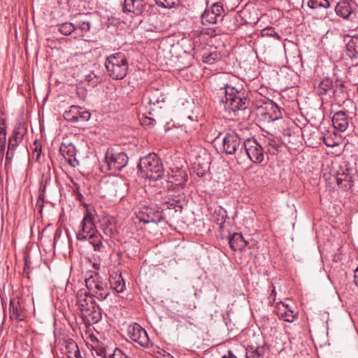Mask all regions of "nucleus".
<instances>
[{
	"instance_id": "nucleus-36",
	"label": "nucleus",
	"mask_w": 358,
	"mask_h": 358,
	"mask_svg": "<svg viewBox=\"0 0 358 358\" xmlns=\"http://www.w3.org/2000/svg\"><path fill=\"white\" fill-rule=\"evenodd\" d=\"M333 86L332 81L329 79H325L321 81L318 86V93L320 95H324Z\"/></svg>"
},
{
	"instance_id": "nucleus-38",
	"label": "nucleus",
	"mask_w": 358,
	"mask_h": 358,
	"mask_svg": "<svg viewBox=\"0 0 358 358\" xmlns=\"http://www.w3.org/2000/svg\"><path fill=\"white\" fill-rule=\"evenodd\" d=\"M280 146L279 142L275 139L268 138L266 141L267 151L270 153H274L275 151L278 150Z\"/></svg>"
},
{
	"instance_id": "nucleus-59",
	"label": "nucleus",
	"mask_w": 358,
	"mask_h": 358,
	"mask_svg": "<svg viewBox=\"0 0 358 358\" xmlns=\"http://www.w3.org/2000/svg\"><path fill=\"white\" fill-rule=\"evenodd\" d=\"M341 181H342V180H341V179L338 178V179H337V183H338V185H340V184H341Z\"/></svg>"
},
{
	"instance_id": "nucleus-26",
	"label": "nucleus",
	"mask_w": 358,
	"mask_h": 358,
	"mask_svg": "<svg viewBox=\"0 0 358 358\" xmlns=\"http://www.w3.org/2000/svg\"><path fill=\"white\" fill-rule=\"evenodd\" d=\"M346 55L350 59L358 56V38H351L346 45Z\"/></svg>"
},
{
	"instance_id": "nucleus-39",
	"label": "nucleus",
	"mask_w": 358,
	"mask_h": 358,
	"mask_svg": "<svg viewBox=\"0 0 358 358\" xmlns=\"http://www.w3.org/2000/svg\"><path fill=\"white\" fill-rule=\"evenodd\" d=\"M102 230L105 235L112 236L114 233L113 227L111 222L106 221L101 224Z\"/></svg>"
},
{
	"instance_id": "nucleus-35",
	"label": "nucleus",
	"mask_w": 358,
	"mask_h": 358,
	"mask_svg": "<svg viewBox=\"0 0 358 358\" xmlns=\"http://www.w3.org/2000/svg\"><path fill=\"white\" fill-rule=\"evenodd\" d=\"M210 10L219 19L220 21L222 20L224 8L221 2H216L213 3Z\"/></svg>"
},
{
	"instance_id": "nucleus-44",
	"label": "nucleus",
	"mask_w": 358,
	"mask_h": 358,
	"mask_svg": "<svg viewBox=\"0 0 358 358\" xmlns=\"http://www.w3.org/2000/svg\"><path fill=\"white\" fill-rule=\"evenodd\" d=\"M6 145V133L0 132V150H5Z\"/></svg>"
},
{
	"instance_id": "nucleus-61",
	"label": "nucleus",
	"mask_w": 358,
	"mask_h": 358,
	"mask_svg": "<svg viewBox=\"0 0 358 358\" xmlns=\"http://www.w3.org/2000/svg\"><path fill=\"white\" fill-rule=\"evenodd\" d=\"M158 102H159V101H158V100H157V101H156V103H158ZM153 103H154V104H155V101H154Z\"/></svg>"
},
{
	"instance_id": "nucleus-24",
	"label": "nucleus",
	"mask_w": 358,
	"mask_h": 358,
	"mask_svg": "<svg viewBox=\"0 0 358 358\" xmlns=\"http://www.w3.org/2000/svg\"><path fill=\"white\" fill-rule=\"evenodd\" d=\"M102 239L103 237L99 232L90 234L87 238L90 243L93 245L94 250L98 252H102L105 248L102 243Z\"/></svg>"
},
{
	"instance_id": "nucleus-12",
	"label": "nucleus",
	"mask_w": 358,
	"mask_h": 358,
	"mask_svg": "<svg viewBox=\"0 0 358 358\" xmlns=\"http://www.w3.org/2000/svg\"><path fill=\"white\" fill-rule=\"evenodd\" d=\"M145 7V0H124L122 10L125 13H132L138 16L143 13Z\"/></svg>"
},
{
	"instance_id": "nucleus-25",
	"label": "nucleus",
	"mask_w": 358,
	"mask_h": 358,
	"mask_svg": "<svg viewBox=\"0 0 358 358\" xmlns=\"http://www.w3.org/2000/svg\"><path fill=\"white\" fill-rule=\"evenodd\" d=\"M265 353V348L264 346H248L245 349L246 358H261L263 357Z\"/></svg>"
},
{
	"instance_id": "nucleus-57",
	"label": "nucleus",
	"mask_w": 358,
	"mask_h": 358,
	"mask_svg": "<svg viewBox=\"0 0 358 358\" xmlns=\"http://www.w3.org/2000/svg\"><path fill=\"white\" fill-rule=\"evenodd\" d=\"M221 136V133H219L218 136L217 137H215L214 141L215 142H217L220 138V136Z\"/></svg>"
},
{
	"instance_id": "nucleus-62",
	"label": "nucleus",
	"mask_w": 358,
	"mask_h": 358,
	"mask_svg": "<svg viewBox=\"0 0 358 358\" xmlns=\"http://www.w3.org/2000/svg\"><path fill=\"white\" fill-rule=\"evenodd\" d=\"M357 92H358V86H357Z\"/></svg>"
},
{
	"instance_id": "nucleus-42",
	"label": "nucleus",
	"mask_w": 358,
	"mask_h": 358,
	"mask_svg": "<svg viewBox=\"0 0 358 358\" xmlns=\"http://www.w3.org/2000/svg\"><path fill=\"white\" fill-rule=\"evenodd\" d=\"M262 35L273 36L278 40L280 39V36L273 28L264 29V30H262Z\"/></svg>"
},
{
	"instance_id": "nucleus-7",
	"label": "nucleus",
	"mask_w": 358,
	"mask_h": 358,
	"mask_svg": "<svg viewBox=\"0 0 358 358\" xmlns=\"http://www.w3.org/2000/svg\"><path fill=\"white\" fill-rule=\"evenodd\" d=\"M243 142L241 138L235 134H227L221 141V145L218 152L226 155H236L237 152L242 153Z\"/></svg>"
},
{
	"instance_id": "nucleus-43",
	"label": "nucleus",
	"mask_w": 358,
	"mask_h": 358,
	"mask_svg": "<svg viewBox=\"0 0 358 358\" xmlns=\"http://www.w3.org/2000/svg\"><path fill=\"white\" fill-rule=\"evenodd\" d=\"M34 148H33V155L36 154V160H38L41 152V146L39 143H38L36 141L34 143Z\"/></svg>"
},
{
	"instance_id": "nucleus-60",
	"label": "nucleus",
	"mask_w": 358,
	"mask_h": 358,
	"mask_svg": "<svg viewBox=\"0 0 358 358\" xmlns=\"http://www.w3.org/2000/svg\"><path fill=\"white\" fill-rule=\"evenodd\" d=\"M197 175H198V176H202V175H203V173H199V172H198V173H197Z\"/></svg>"
},
{
	"instance_id": "nucleus-31",
	"label": "nucleus",
	"mask_w": 358,
	"mask_h": 358,
	"mask_svg": "<svg viewBox=\"0 0 358 358\" xmlns=\"http://www.w3.org/2000/svg\"><path fill=\"white\" fill-rule=\"evenodd\" d=\"M27 132V127L25 123L18 122L16 124L11 136H13L15 138H18L22 141Z\"/></svg>"
},
{
	"instance_id": "nucleus-46",
	"label": "nucleus",
	"mask_w": 358,
	"mask_h": 358,
	"mask_svg": "<svg viewBox=\"0 0 358 358\" xmlns=\"http://www.w3.org/2000/svg\"><path fill=\"white\" fill-rule=\"evenodd\" d=\"M323 141L324 143L328 147H334L336 145L332 141V139L329 137H324Z\"/></svg>"
},
{
	"instance_id": "nucleus-30",
	"label": "nucleus",
	"mask_w": 358,
	"mask_h": 358,
	"mask_svg": "<svg viewBox=\"0 0 358 358\" xmlns=\"http://www.w3.org/2000/svg\"><path fill=\"white\" fill-rule=\"evenodd\" d=\"M278 315L280 319H282L287 322H293L298 318L299 314L298 312L294 311L292 309H288L283 311L279 309Z\"/></svg>"
},
{
	"instance_id": "nucleus-17",
	"label": "nucleus",
	"mask_w": 358,
	"mask_h": 358,
	"mask_svg": "<svg viewBox=\"0 0 358 358\" xmlns=\"http://www.w3.org/2000/svg\"><path fill=\"white\" fill-rule=\"evenodd\" d=\"M85 13H78L74 17L73 24L75 29H80L82 32L88 31L91 28V21Z\"/></svg>"
},
{
	"instance_id": "nucleus-27",
	"label": "nucleus",
	"mask_w": 358,
	"mask_h": 358,
	"mask_svg": "<svg viewBox=\"0 0 358 358\" xmlns=\"http://www.w3.org/2000/svg\"><path fill=\"white\" fill-rule=\"evenodd\" d=\"M334 87V96L336 99H345L348 96L346 87L342 80H336Z\"/></svg>"
},
{
	"instance_id": "nucleus-51",
	"label": "nucleus",
	"mask_w": 358,
	"mask_h": 358,
	"mask_svg": "<svg viewBox=\"0 0 358 358\" xmlns=\"http://www.w3.org/2000/svg\"><path fill=\"white\" fill-rule=\"evenodd\" d=\"M271 296L273 297V301L275 300V296H276V292H275V287H273L272 288V290L271 292V294H270Z\"/></svg>"
},
{
	"instance_id": "nucleus-13",
	"label": "nucleus",
	"mask_w": 358,
	"mask_h": 358,
	"mask_svg": "<svg viewBox=\"0 0 358 358\" xmlns=\"http://www.w3.org/2000/svg\"><path fill=\"white\" fill-rule=\"evenodd\" d=\"M77 303L79 306L80 310L82 314L86 311H89L90 309L94 308L96 305L94 301V296L84 289H80L77 293Z\"/></svg>"
},
{
	"instance_id": "nucleus-22",
	"label": "nucleus",
	"mask_w": 358,
	"mask_h": 358,
	"mask_svg": "<svg viewBox=\"0 0 358 358\" xmlns=\"http://www.w3.org/2000/svg\"><path fill=\"white\" fill-rule=\"evenodd\" d=\"M83 315L86 317L88 322L92 324L99 322L102 318L101 310L98 305L84 313Z\"/></svg>"
},
{
	"instance_id": "nucleus-41",
	"label": "nucleus",
	"mask_w": 358,
	"mask_h": 358,
	"mask_svg": "<svg viewBox=\"0 0 358 358\" xmlns=\"http://www.w3.org/2000/svg\"><path fill=\"white\" fill-rule=\"evenodd\" d=\"M108 186L110 188H113L115 190V194H117L118 189H123L126 187V184L117 180L108 183Z\"/></svg>"
},
{
	"instance_id": "nucleus-5",
	"label": "nucleus",
	"mask_w": 358,
	"mask_h": 358,
	"mask_svg": "<svg viewBox=\"0 0 358 358\" xmlns=\"http://www.w3.org/2000/svg\"><path fill=\"white\" fill-rule=\"evenodd\" d=\"M85 285L88 294L99 301L106 299L110 294V289L106 282L97 273L91 275L86 278Z\"/></svg>"
},
{
	"instance_id": "nucleus-14",
	"label": "nucleus",
	"mask_w": 358,
	"mask_h": 358,
	"mask_svg": "<svg viewBox=\"0 0 358 358\" xmlns=\"http://www.w3.org/2000/svg\"><path fill=\"white\" fill-rule=\"evenodd\" d=\"M139 219L143 223L148 224L152 222L158 224L163 218L160 212L154 210L148 207H144L141 212Z\"/></svg>"
},
{
	"instance_id": "nucleus-11",
	"label": "nucleus",
	"mask_w": 358,
	"mask_h": 358,
	"mask_svg": "<svg viewBox=\"0 0 358 358\" xmlns=\"http://www.w3.org/2000/svg\"><path fill=\"white\" fill-rule=\"evenodd\" d=\"M91 114L88 110H84L78 106H71L69 110L64 113L66 120L72 122H87L90 120Z\"/></svg>"
},
{
	"instance_id": "nucleus-4",
	"label": "nucleus",
	"mask_w": 358,
	"mask_h": 358,
	"mask_svg": "<svg viewBox=\"0 0 358 358\" xmlns=\"http://www.w3.org/2000/svg\"><path fill=\"white\" fill-rule=\"evenodd\" d=\"M129 157L124 152L118 151L115 148H108L105 152L103 171H118L128 163Z\"/></svg>"
},
{
	"instance_id": "nucleus-52",
	"label": "nucleus",
	"mask_w": 358,
	"mask_h": 358,
	"mask_svg": "<svg viewBox=\"0 0 358 358\" xmlns=\"http://www.w3.org/2000/svg\"><path fill=\"white\" fill-rule=\"evenodd\" d=\"M45 193L42 192V191H41V192H39V195H38V199L41 200L42 202H43V199H44V196H45Z\"/></svg>"
},
{
	"instance_id": "nucleus-40",
	"label": "nucleus",
	"mask_w": 358,
	"mask_h": 358,
	"mask_svg": "<svg viewBox=\"0 0 358 358\" xmlns=\"http://www.w3.org/2000/svg\"><path fill=\"white\" fill-rule=\"evenodd\" d=\"M104 358H129L119 348H115L113 353L105 355Z\"/></svg>"
},
{
	"instance_id": "nucleus-15",
	"label": "nucleus",
	"mask_w": 358,
	"mask_h": 358,
	"mask_svg": "<svg viewBox=\"0 0 358 358\" xmlns=\"http://www.w3.org/2000/svg\"><path fill=\"white\" fill-rule=\"evenodd\" d=\"M9 310L10 317L13 320L22 321L25 317L24 308L18 299H10Z\"/></svg>"
},
{
	"instance_id": "nucleus-23",
	"label": "nucleus",
	"mask_w": 358,
	"mask_h": 358,
	"mask_svg": "<svg viewBox=\"0 0 358 358\" xmlns=\"http://www.w3.org/2000/svg\"><path fill=\"white\" fill-rule=\"evenodd\" d=\"M164 207L166 209H174L175 212H182L183 208V203L180 199L179 196H174L171 198H168L164 203Z\"/></svg>"
},
{
	"instance_id": "nucleus-10",
	"label": "nucleus",
	"mask_w": 358,
	"mask_h": 358,
	"mask_svg": "<svg viewBox=\"0 0 358 358\" xmlns=\"http://www.w3.org/2000/svg\"><path fill=\"white\" fill-rule=\"evenodd\" d=\"M93 219V215L90 212L87 211L81 221L80 229L76 234L78 240L80 241H87L89 237V234L98 232L95 229Z\"/></svg>"
},
{
	"instance_id": "nucleus-54",
	"label": "nucleus",
	"mask_w": 358,
	"mask_h": 358,
	"mask_svg": "<svg viewBox=\"0 0 358 358\" xmlns=\"http://www.w3.org/2000/svg\"><path fill=\"white\" fill-rule=\"evenodd\" d=\"M5 150H0V161H2L4 157Z\"/></svg>"
},
{
	"instance_id": "nucleus-47",
	"label": "nucleus",
	"mask_w": 358,
	"mask_h": 358,
	"mask_svg": "<svg viewBox=\"0 0 358 358\" xmlns=\"http://www.w3.org/2000/svg\"><path fill=\"white\" fill-rule=\"evenodd\" d=\"M1 131L6 133V120L4 118L0 120V132Z\"/></svg>"
},
{
	"instance_id": "nucleus-55",
	"label": "nucleus",
	"mask_w": 358,
	"mask_h": 358,
	"mask_svg": "<svg viewBox=\"0 0 358 358\" xmlns=\"http://www.w3.org/2000/svg\"><path fill=\"white\" fill-rule=\"evenodd\" d=\"M282 306H284V307H285V308H287V310H288V309H291V308H289V306L287 304L285 303H282Z\"/></svg>"
},
{
	"instance_id": "nucleus-18",
	"label": "nucleus",
	"mask_w": 358,
	"mask_h": 358,
	"mask_svg": "<svg viewBox=\"0 0 358 358\" xmlns=\"http://www.w3.org/2000/svg\"><path fill=\"white\" fill-rule=\"evenodd\" d=\"M59 152L69 164H71L73 159L76 160V150L73 143L62 142L59 148Z\"/></svg>"
},
{
	"instance_id": "nucleus-50",
	"label": "nucleus",
	"mask_w": 358,
	"mask_h": 358,
	"mask_svg": "<svg viewBox=\"0 0 358 358\" xmlns=\"http://www.w3.org/2000/svg\"><path fill=\"white\" fill-rule=\"evenodd\" d=\"M222 358H237L236 355H234L231 350H228L227 355L222 356Z\"/></svg>"
},
{
	"instance_id": "nucleus-21",
	"label": "nucleus",
	"mask_w": 358,
	"mask_h": 358,
	"mask_svg": "<svg viewBox=\"0 0 358 358\" xmlns=\"http://www.w3.org/2000/svg\"><path fill=\"white\" fill-rule=\"evenodd\" d=\"M230 248L236 250H243L247 245V242L245 241L241 234L234 233L229 241Z\"/></svg>"
},
{
	"instance_id": "nucleus-34",
	"label": "nucleus",
	"mask_w": 358,
	"mask_h": 358,
	"mask_svg": "<svg viewBox=\"0 0 358 358\" xmlns=\"http://www.w3.org/2000/svg\"><path fill=\"white\" fill-rule=\"evenodd\" d=\"M58 31L64 35H70L75 29V27L73 22H64L58 26Z\"/></svg>"
},
{
	"instance_id": "nucleus-6",
	"label": "nucleus",
	"mask_w": 358,
	"mask_h": 358,
	"mask_svg": "<svg viewBox=\"0 0 358 358\" xmlns=\"http://www.w3.org/2000/svg\"><path fill=\"white\" fill-rule=\"evenodd\" d=\"M256 115L259 121L272 122L282 117V113L278 106L272 101L263 103L257 108Z\"/></svg>"
},
{
	"instance_id": "nucleus-1",
	"label": "nucleus",
	"mask_w": 358,
	"mask_h": 358,
	"mask_svg": "<svg viewBox=\"0 0 358 358\" xmlns=\"http://www.w3.org/2000/svg\"><path fill=\"white\" fill-rule=\"evenodd\" d=\"M220 94L221 96L224 95L221 101L224 103V108L229 111L236 113L249 106L250 100L243 87L238 88L227 84L220 89Z\"/></svg>"
},
{
	"instance_id": "nucleus-3",
	"label": "nucleus",
	"mask_w": 358,
	"mask_h": 358,
	"mask_svg": "<svg viewBox=\"0 0 358 358\" xmlns=\"http://www.w3.org/2000/svg\"><path fill=\"white\" fill-rule=\"evenodd\" d=\"M105 66L110 77L113 79L121 80L127 75L129 64L124 53L116 52L106 57Z\"/></svg>"
},
{
	"instance_id": "nucleus-45",
	"label": "nucleus",
	"mask_w": 358,
	"mask_h": 358,
	"mask_svg": "<svg viewBox=\"0 0 358 358\" xmlns=\"http://www.w3.org/2000/svg\"><path fill=\"white\" fill-rule=\"evenodd\" d=\"M143 125L153 126L155 124V120L149 117H144L141 120Z\"/></svg>"
},
{
	"instance_id": "nucleus-16",
	"label": "nucleus",
	"mask_w": 358,
	"mask_h": 358,
	"mask_svg": "<svg viewBox=\"0 0 358 358\" xmlns=\"http://www.w3.org/2000/svg\"><path fill=\"white\" fill-rule=\"evenodd\" d=\"M332 123L334 127L341 131H345L349 125V118L346 112L340 110L334 113L332 117Z\"/></svg>"
},
{
	"instance_id": "nucleus-56",
	"label": "nucleus",
	"mask_w": 358,
	"mask_h": 358,
	"mask_svg": "<svg viewBox=\"0 0 358 358\" xmlns=\"http://www.w3.org/2000/svg\"><path fill=\"white\" fill-rule=\"evenodd\" d=\"M41 191H42V192L45 193V186L40 187L39 192H41Z\"/></svg>"
},
{
	"instance_id": "nucleus-48",
	"label": "nucleus",
	"mask_w": 358,
	"mask_h": 358,
	"mask_svg": "<svg viewBox=\"0 0 358 358\" xmlns=\"http://www.w3.org/2000/svg\"><path fill=\"white\" fill-rule=\"evenodd\" d=\"M215 61V58L213 57V55L211 54L210 55H208V57H206L204 59V62H206V63H209V64H213L214 63Z\"/></svg>"
},
{
	"instance_id": "nucleus-19",
	"label": "nucleus",
	"mask_w": 358,
	"mask_h": 358,
	"mask_svg": "<svg viewBox=\"0 0 358 358\" xmlns=\"http://www.w3.org/2000/svg\"><path fill=\"white\" fill-rule=\"evenodd\" d=\"M336 13L343 19H350L353 14L350 4L346 0H341L337 3L335 8Z\"/></svg>"
},
{
	"instance_id": "nucleus-37",
	"label": "nucleus",
	"mask_w": 358,
	"mask_h": 358,
	"mask_svg": "<svg viewBox=\"0 0 358 358\" xmlns=\"http://www.w3.org/2000/svg\"><path fill=\"white\" fill-rule=\"evenodd\" d=\"M156 3L164 8H172L180 4V0H156Z\"/></svg>"
},
{
	"instance_id": "nucleus-58",
	"label": "nucleus",
	"mask_w": 358,
	"mask_h": 358,
	"mask_svg": "<svg viewBox=\"0 0 358 358\" xmlns=\"http://www.w3.org/2000/svg\"><path fill=\"white\" fill-rule=\"evenodd\" d=\"M24 266L25 267H28V261L27 259H25Z\"/></svg>"
},
{
	"instance_id": "nucleus-9",
	"label": "nucleus",
	"mask_w": 358,
	"mask_h": 358,
	"mask_svg": "<svg viewBox=\"0 0 358 358\" xmlns=\"http://www.w3.org/2000/svg\"><path fill=\"white\" fill-rule=\"evenodd\" d=\"M243 149L253 163L260 164L264 161V149L254 138L243 141Z\"/></svg>"
},
{
	"instance_id": "nucleus-33",
	"label": "nucleus",
	"mask_w": 358,
	"mask_h": 358,
	"mask_svg": "<svg viewBox=\"0 0 358 358\" xmlns=\"http://www.w3.org/2000/svg\"><path fill=\"white\" fill-rule=\"evenodd\" d=\"M201 20L203 24H206V22L210 24H215L219 20V19L215 17V15L210 12V10H206L202 15H201Z\"/></svg>"
},
{
	"instance_id": "nucleus-28",
	"label": "nucleus",
	"mask_w": 358,
	"mask_h": 358,
	"mask_svg": "<svg viewBox=\"0 0 358 358\" xmlns=\"http://www.w3.org/2000/svg\"><path fill=\"white\" fill-rule=\"evenodd\" d=\"M64 348L69 358H71L73 355H79L80 350L77 343L71 338L64 341Z\"/></svg>"
},
{
	"instance_id": "nucleus-29",
	"label": "nucleus",
	"mask_w": 358,
	"mask_h": 358,
	"mask_svg": "<svg viewBox=\"0 0 358 358\" xmlns=\"http://www.w3.org/2000/svg\"><path fill=\"white\" fill-rule=\"evenodd\" d=\"M22 141L15 138L13 136H10L8 138V150L6 155V161H10L14 155V152L16 149V148L18 146V145L22 142Z\"/></svg>"
},
{
	"instance_id": "nucleus-53",
	"label": "nucleus",
	"mask_w": 358,
	"mask_h": 358,
	"mask_svg": "<svg viewBox=\"0 0 358 358\" xmlns=\"http://www.w3.org/2000/svg\"><path fill=\"white\" fill-rule=\"evenodd\" d=\"M97 354L98 355L103 357V358H104V354L107 355L105 350H100V351L97 352Z\"/></svg>"
},
{
	"instance_id": "nucleus-32",
	"label": "nucleus",
	"mask_w": 358,
	"mask_h": 358,
	"mask_svg": "<svg viewBox=\"0 0 358 358\" xmlns=\"http://www.w3.org/2000/svg\"><path fill=\"white\" fill-rule=\"evenodd\" d=\"M308 6L311 9L328 8L330 3L328 0H308Z\"/></svg>"
},
{
	"instance_id": "nucleus-20",
	"label": "nucleus",
	"mask_w": 358,
	"mask_h": 358,
	"mask_svg": "<svg viewBox=\"0 0 358 358\" xmlns=\"http://www.w3.org/2000/svg\"><path fill=\"white\" fill-rule=\"evenodd\" d=\"M110 287L117 293H122L125 289V282L120 273H113L109 276Z\"/></svg>"
},
{
	"instance_id": "nucleus-8",
	"label": "nucleus",
	"mask_w": 358,
	"mask_h": 358,
	"mask_svg": "<svg viewBox=\"0 0 358 358\" xmlns=\"http://www.w3.org/2000/svg\"><path fill=\"white\" fill-rule=\"evenodd\" d=\"M127 331L129 338L140 346L148 348L152 345L147 331L138 324H129L127 327Z\"/></svg>"
},
{
	"instance_id": "nucleus-49",
	"label": "nucleus",
	"mask_w": 358,
	"mask_h": 358,
	"mask_svg": "<svg viewBox=\"0 0 358 358\" xmlns=\"http://www.w3.org/2000/svg\"><path fill=\"white\" fill-rule=\"evenodd\" d=\"M354 281L356 286L358 287V267L355 270Z\"/></svg>"
},
{
	"instance_id": "nucleus-2",
	"label": "nucleus",
	"mask_w": 358,
	"mask_h": 358,
	"mask_svg": "<svg viewBox=\"0 0 358 358\" xmlns=\"http://www.w3.org/2000/svg\"><path fill=\"white\" fill-rule=\"evenodd\" d=\"M137 167L143 177L154 181L161 179L164 173L162 161L155 153L141 158Z\"/></svg>"
}]
</instances>
